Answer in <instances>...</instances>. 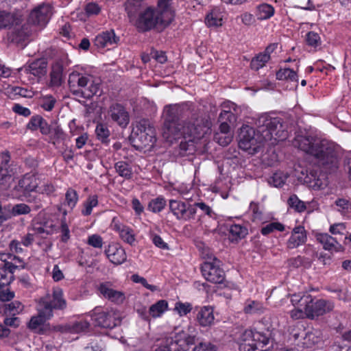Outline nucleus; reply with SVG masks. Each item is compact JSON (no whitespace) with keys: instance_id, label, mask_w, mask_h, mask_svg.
I'll use <instances>...</instances> for the list:
<instances>
[{"instance_id":"1","label":"nucleus","mask_w":351,"mask_h":351,"mask_svg":"<svg viewBox=\"0 0 351 351\" xmlns=\"http://www.w3.org/2000/svg\"><path fill=\"white\" fill-rule=\"evenodd\" d=\"M163 135L169 138H184L193 142L202 138L209 130L208 122L199 115L193 104L185 102L165 107Z\"/></svg>"},{"instance_id":"2","label":"nucleus","mask_w":351,"mask_h":351,"mask_svg":"<svg viewBox=\"0 0 351 351\" xmlns=\"http://www.w3.org/2000/svg\"><path fill=\"white\" fill-rule=\"evenodd\" d=\"M257 132L247 125H243L239 133V146L241 149L254 154L259 152L264 141L274 138L285 139L287 132L283 129V125L279 117H271L267 114H261L256 121Z\"/></svg>"},{"instance_id":"3","label":"nucleus","mask_w":351,"mask_h":351,"mask_svg":"<svg viewBox=\"0 0 351 351\" xmlns=\"http://www.w3.org/2000/svg\"><path fill=\"white\" fill-rule=\"evenodd\" d=\"M69 86L73 95L90 99L101 93V83L93 76L80 73L77 71L69 74Z\"/></svg>"},{"instance_id":"4","label":"nucleus","mask_w":351,"mask_h":351,"mask_svg":"<svg viewBox=\"0 0 351 351\" xmlns=\"http://www.w3.org/2000/svg\"><path fill=\"white\" fill-rule=\"evenodd\" d=\"M311 155L330 173L338 168L339 160L336 147L334 143L327 140H317V143H314V149L311 151Z\"/></svg>"},{"instance_id":"5","label":"nucleus","mask_w":351,"mask_h":351,"mask_svg":"<svg viewBox=\"0 0 351 351\" xmlns=\"http://www.w3.org/2000/svg\"><path fill=\"white\" fill-rule=\"evenodd\" d=\"M271 332L269 330L261 332L256 329L244 330L239 337V351H264L269 343Z\"/></svg>"},{"instance_id":"6","label":"nucleus","mask_w":351,"mask_h":351,"mask_svg":"<svg viewBox=\"0 0 351 351\" xmlns=\"http://www.w3.org/2000/svg\"><path fill=\"white\" fill-rule=\"evenodd\" d=\"M169 24L163 21V17L152 6L141 11L133 25L140 32H146L156 27L165 28Z\"/></svg>"},{"instance_id":"7","label":"nucleus","mask_w":351,"mask_h":351,"mask_svg":"<svg viewBox=\"0 0 351 351\" xmlns=\"http://www.w3.org/2000/svg\"><path fill=\"white\" fill-rule=\"evenodd\" d=\"M90 315L95 326L103 328L112 329L121 322L120 312L113 308L102 309L97 306Z\"/></svg>"},{"instance_id":"8","label":"nucleus","mask_w":351,"mask_h":351,"mask_svg":"<svg viewBox=\"0 0 351 351\" xmlns=\"http://www.w3.org/2000/svg\"><path fill=\"white\" fill-rule=\"evenodd\" d=\"M306 304L304 308L307 314V319L313 320L331 312L334 307V303L324 299H315L311 294L306 298Z\"/></svg>"},{"instance_id":"9","label":"nucleus","mask_w":351,"mask_h":351,"mask_svg":"<svg viewBox=\"0 0 351 351\" xmlns=\"http://www.w3.org/2000/svg\"><path fill=\"white\" fill-rule=\"evenodd\" d=\"M8 152L0 155V185L2 189H8L14 180V170Z\"/></svg>"},{"instance_id":"10","label":"nucleus","mask_w":351,"mask_h":351,"mask_svg":"<svg viewBox=\"0 0 351 351\" xmlns=\"http://www.w3.org/2000/svg\"><path fill=\"white\" fill-rule=\"evenodd\" d=\"M41 307L46 306L50 311V314H53V310H64L66 308V302L64 298L63 291L61 289H55L52 295H47L41 298L38 302Z\"/></svg>"},{"instance_id":"11","label":"nucleus","mask_w":351,"mask_h":351,"mask_svg":"<svg viewBox=\"0 0 351 351\" xmlns=\"http://www.w3.org/2000/svg\"><path fill=\"white\" fill-rule=\"evenodd\" d=\"M217 262H219L217 258H214L213 262H204L201 270L207 281L215 284H222L225 280V273Z\"/></svg>"},{"instance_id":"12","label":"nucleus","mask_w":351,"mask_h":351,"mask_svg":"<svg viewBox=\"0 0 351 351\" xmlns=\"http://www.w3.org/2000/svg\"><path fill=\"white\" fill-rule=\"evenodd\" d=\"M169 209L177 219L183 221L193 219L197 213L192 204L175 199L169 201Z\"/></svg>"},{"instance_id":"13","label":"nucleus","mask_w":351,"mask_h":351,"mask_svg":"<svg viewBox=\"0 0 351 351\" xmlns=\"http://www.w3.org/2000/svg\"><path fill=\"white\" fill-rule=\"evenodd\" d=\"M135 141L138 142L140 147H151L156 141V132L154 127L147 121L139 123Z\"/></svg>"},{"instance_id":"14","label":"nucleus","mask_w":351,"mask_h":351,"mask_svg":"<svg viewBox=\"0 0 351 351\" xmlns=\"http://www.w3.org/2000/svg\"><path fill=\"white\" fill-rule=\"evenodd\" d=\"M52 15V7L49 4L43 3L35 8L29 14V23L45 26Z\"/></svg>"},{"instance_id":"15","label":"nucleus","mask_w":351,"mask_h":351,"mask_svg":"<svg viewBox=\"0 0 351 351\" xmlns=\"http://www.w3.org/2000/svg\"><path fill=\"white\" fill-rule=\"evenodd\" d=\"M40 182L36 174L26 173L18 182L14 188L16 191L22 193L25 197L30 196V193L35 191L38 187Z\"/></svg>"},{"instance_id":"16","label":"nucleus","mask_w":351,"mask_h":351,"mask_svg":"<svg viewBox=\"0 0 351 351\" xmlns=\"http://www.w3.org/2000/svg\"><path fill=\"white\" fill-rule=\"evenodd\" d=\"M97 291L103 298L117 304H123L125 300V293L114 289L110 282H104L98 285Z\"/></svg>"},{"instance_id":"17","label":"nucleus","mask_w":351,"mask_h":351,"mask_svg":"<svg viewBox=\"0 0 351 351\" xmlns=\"http://www.w3.org/2000/svg\"><path fill=\"white\" fill-rule=\"evenodd\" d=\"M68 65L69 61L66 57H62L54 62L49 74V86L59 87L62 85L64 82L63 72Z\"/></svg>"},{"instance_id":"18","label":"nucleus","mask_w":351,"mask_h":351,"mask_svg":"<svg viewBox=\"0 0 351 351\" xmlns=\"http://www.w3.org/2000/svg\"><path fill=\"white\" fill-rule=\"evenodd\" d=\"M108 113L112 120L121 128H125L129 124V113L121 104L117 103L112 104Z\"/></svg>"},{"instance_id":"19","label":"nucleus","mask_w":351,"mask_h":351,"mask_svg":"<svg viewBox=\"0 0 351 351\" xmlns=\"http://www.w3.org/2000/svg\"><path fill=\"white\" fill-rule=\"evenodd\" d=\"M22 15L18 12L0 10V29H11L21 24Z\"/></svg>"},{"instance_id":"20","label":"nucleus","mask_w":351,"mask_h":351,"mask_svg":"<svg viewBox=\"0 0 351 351\" xmlns=\"http://www.w3.org/2000/svg\"><path fill=\"white\" fill-rule=\"evenodd\" d=\"M20 70L26 74H31L40 79L47 74V62L45 59H37L27 63Z\"/></svg>"},{"instance_id":"21","label":"nucleus","mask_w":351,"mask_h":351,"mask_svg":"<svg viewBox=\"0 0 351 351\" xmlns=\"http://www.w3.org/2000/svg\"><path fill=\"white\" fill-rule=\"evenodd\" d=\"M38 315L33 316L28 324L29 329L32 330H38L40 333H43L41 326L44 325L47 320L50 319L53 317V314H50L49 308L44 306L40 307L37 304Z\"/></svg>"},{"instance_id":"22","label":"nucleus","mask_w":351,"mask_h":351,"mask_svg":"<svg viewBox=\"0 0 351 351\" xmlns=\"http://www.w3.org/2000/svg\"><path fill=\"white\" fill-rule=\"evenodd\" d=\"M195 320L202 327H210L214 324L215 316L213 307L204 306L196 308Z\"/></svg>"},{"instance_id":"23","label":"nucleus","mask_w":351,"mask_h":351,"mask_svg":"<svg viewBox=\"0 0 351 351\" xmlns=\"http://www.w3.org/2000/svg\"><path fill=\"white\" fill-rule=\"evenodd\" d=\"M307 241L306 231L302 226H295L291 231V236L287 241L288 249H294L304 244Z\"/></svg>"},{"instance_id":"24","label":"nucleus","mask_w":351,"mask_h":351,"mask_svg":"<svg viewBox=\"0 0 351 351\" xmlns=\"http://www.w3.org/2000/svg\"><path fill=\"white\" fill-rule=\"evenodd\" d=\"M90 324L86 319H80L69 324L57 327L58 330L61 332H69L71 334L86 333L89 331Z\"/></svg>"},{"instance_id":"25","label":"nucleus","mask_w":351,"mask_h":351,"mask_svg":"<svg viewBox=\"0 0 351 351\" xmlns=\"http://www.w3.org/2000/svg\"><path fill=\"white\" fill-rule=\"evenodd\" d=\"M317 241L323 245L325 250L330 252H343L344 247L339 243L337 239L327 233H319L316 235Z\"/></svg>"},{"instance_id":"26","label":"nucleus","mask_w":351,"mask_h":351,"mask_svg":"<svg viewBox=\"0 0 351 351\" xmlns=\"http://www.w3.org/2000/svg\"><path fill=\"white\" fill-rule=\"evenodd\" d=\"M111 228L117 232L121 239L125 243L132 245L135 241L132 230L122 224L117 217H114L111 222Z\"/></svg>"},{"instance_id":"27","label":"nucleus","mask_w":351,"mask_h":351,"mask_svg":"<svg viewBox=\"0 0 351 351\" xmlns=\"http://www.w3.org/2000/svg\"><path fill=\"white\" fill-rule=\"evenodd\" d=\"M119 39V37L115 35L114 30L110 29L99 34L94 40V44L98 48H105L113 44H117Z\"/></svg>"},{"instance_id":"28","label":"nucleus","mask_w":351,"mask_h":351,"mask_svg":"<svg viewBox=\"0 0 351 351\" xmlns=\"http://www.w3.org/2000/svg\"><path fill=\"white\" fill-rule=\"evenodd\" d=\"M109 261L114 265H121L126 261V254L123 248L116 244L109 245L105 250Z\"/></svg>"},{"instance_id":"29","label":"nucleus","mask_w":351,"mask_h":351,"mask_svg":"<svg viewBox=\"0 0 351 351\" xmlns=\"http://www.w3.org/2000/svg\"><path fill=\"white\" fill-rule=\"evenodd\" d=\"M123 7L129 19V22L133 25L137 19L139 13L141 12L142 1L126 0L123 3Z\"/></svg>"},{"instance_id":"30","label":"nucleus","mask_w":351,"mask_h":351,"mask_svg":"<svg viewBox=\"0 0 351 351\" xmlns=\"http://www.w3.org/2000/svg\"><path fill=\"white\" fill-rule=\"evenodd\" d=\"M172 0H158L155 10L163 17V21L170 24L174 18V12L171 8Z\"/></svg>"},{"instance_id":"31","label":"nucleus","mask_w":351,"mask_h":351,"mask_svg":"<svg viewBox=\"0 0 351 351\" xmlns=\"http://www.w3.org/2000/svg\"><path fill=\"white\" fill-rule=\"evenodd\" d=\"M317 139L311 136L298 135L295 138L293 145L300 149L311 155V151L314 149V143H317Z\"/></svg>"},{"instance_id":"32","label":"nucleus","mask_w":351,"mask_h":351,"mask_svg":"<svg viewBox=\"0 0 351 351\" xmlns=\"http://www.w3.org/2000/svg\"><path fill=\"white\" fill-rule=\"evenodd\" d=\"M173 341L177 343L178 351H188L189 346L195 343V337L182 331L175 335Z\"/></svg>"},{"instance_id":"33","label":"nucleus","mask_w":351,"mask_h":351,"mask_svg":"<svg viewBox=\"0 0 351 351\" xmlns=\"http://www.w3.org/2000/svg\"><path fill=\"white\" fill-rule=\"evenodd\" d=\"M49 136V143L53 144L56 148H58L60 143L64 144L67 138V134L60 125L55 124Z\"/></svg>"},{"instance_id":"34","label":"nucleus","mask_w":351,"mask_h":351,"mask_svg":"<svg viewBox=\"0 0 351 351\" xmlns=\"http://www.w3.org/2000/svg\"><path fill=\"white\" fill-rule=\"evenodd\" d=\"M237 121L236 114L230 110H223L219 116V127L223 131L230 130V125H233Z\"/></svg>"},{"instance_id":"35","label":"nucleus","mask_w":351,"mask_h":351,"mask_svg":"<svg viewBox=\"0 0 351 351\" xmlns=\"http://www.w3.org/2000/svg\"><path fill=\"white\" fill-rule=\"evenodd\" d=\"M248 234L247 228L241 224L234 223L229 228V238L232 242H238Z\"/></svg>"},{"instance_id":"36","label":"nucleus","mask_w":351,"mask_h":351,"mask_svg":"<svg viewBox=\"0 0 351 351\" xmlns=\"http://www.w3.org/2000/svg\"><path fill=\"white\" fill-rule=\"evenodd\" d=\"M274 13V8L269 3H263L256 7L255 16L259 21L267 20L272 17Z\"/></svg>"},{"instance_id":"37","label":"nucleus","mask_w":351,"mask_h":351,"mask_svg":"<svg viewBox=\"0 0 351 351\" xmlns=\"http://www.w3.org/2000/svg\"><path fill=\"white\" fill-rule=\"evenodd\" d=\"M70 128V133L72 136L79 135L75 139V146L77 149L82 148L86 143L88 139V135L86 132H81V128H75L73 130V127L75 126V120H72L69 124Z\"/></svg>"},{"instance_id":"38","label":"nucleus","mask_w":351,"mask_h":351,"mask_svg":"<svg viewBox=\"0 0 351 351\" xmlns=\"http://www.w3.org/2000/svg\"><path fill=\"white\" fill-rule=\"evenodd\" d=\"M265 308L263 304L256 300H248L245 302L243 312L245 314H262L265 312Z\"/></svg>"},{"instance_id":"39","label":"nucleus","mask_w":351,"mask_h":351,"mask_svg":"<svg viewBox=\"0 0 351 351\" xmlns=\"http://www.w3.org/2000/svg\"><path fill=\"white\" fill-rule=\"evenodd\" d=\"M168 308V302L165 300H160L149 307V315L153 318L160 317Z\"/></svg>"},{"instance_id":"40","label":"nucleus","mask_w":351,"mask_h":351,"mask_svg":"<svg viewBox=\"0 0 351 351\" xmlns=\"http://www.w3.org/2000/svg\"><path fill=\"white\" fill-rule=\"evenodd\" d=\"M117 173L125 179L129 180L132 177V169L130 163L125 161H119L115 163Z\"/></svg>"},{"instance_id":"41","label":"nucleus","mask_w":351,"mask_h":351,"mask_svg":"<svg viewBox=\"0 0 351 351\" xmlns=\"http://www.w3.org/2000/svg\"><path fill=\"white\" fill-rule=\"evenodd\" d=\"M222 16L217 8L213 9L206 17V24L209 27H219L222 25Z\"/></svg>"},{"instance_id":"42","label":"nucleus","mask_w":351,"mask_h":351,"mask_svg":"<svg viewBox=\"0 0 351 351\" xmlns=\"http://www.w3.org/2000/svg\"><path fill=\"white\" fill-rule=\"evenodd\" d=\"M95 134L97 140L102 143L108 144L109 143L110 132L106 124L102 123H97L95 128Z\"/></svg>"},{"instance_id":"43","label":"nucleus","mask_w":351,"mask_h":351,"mask_svg":"<svg viewBox=\"0 0 351 351\" xmlns=\"http://www.w3.org/2000/svg\"><path fill=\"white\" fill-rule=\"evenodd\" d=\"M219 132H215L214 139L221 146H226L230 144L232 140V134L230 130L223 131L219 128Z\"/></svg>"},{"instance_id":"44","label":"nucleus","mask_w":351,"mask_h":351,"mask_svg":"<svg viewBox=\"0 0 351 351\" xmlns=\"http://www.w3.org/2000/svg\"><path fill=\"white\" fill-rule=\"evenodd\" d=\"M167 202L162 196H158L150 200L148 204V210L152 213L161 212L166 206Z\"/></svg>"},{"instance_id":"45","label":"nucleus","mask_w":351,"mask_h":351,"mask_svg":"<svg viewBox=\"0 0 351 351\" xmlns=\"http://www.w3.org/2000/svg\"><path fill=\"white\" fill-rule=\"evenodd\" d=\"M297 73L293 69L284 68L280 69L276 73V79L279 80H290L291 82H297Z\"/></svg>"},{"instance_id":"46","label":"nucleus","mask_w":351,"mask_h":351,"mask_svg":"<svg viewBox=\"0 0 351 351\" xmlns=\"http://www.w3.org/2000/svg\"><path fill=\"white\" fill-rule=\"evenodd\" d=\"M287 204L290 208L294 209L298 213H302L306 209V204L303 201L299 199L298 196L295 194L291 195L289 197Z\"/></svg>"},{"instance_id":"47","label":"nucleus","mask_w":351,"mask_h":351,"mask_svg":"<svg viewBox=\"0 0 351 351\" xmlns=\"http://www.w3.org/2000/svg\"><path fill=\"white\" fill-rule=\"evenodd\" d=\"M177 343L171 337H166L154 351H178Z\"/></svg>"},{"instance_id":"48","label":"nucleus","mask_w":351,"mask_h":351,"mask_svg":"<svg viewBox=\"0 0 351 351\" xmlns=\"http://www.w3.org/2000/svg\"><path fill=\"white\" fill-rule=\"evenodd\" d=\"M287 178V175L283 172H276L269 178L268 183L275 187H282L285 184Z\"/></svg>"},{"instance_id":"49","label":"nucleus","mask_w":351,"mask_h":351,"mask_svg":"<svg viewBox=\"0 0 351 351\" xmlns=\"http://www.w3.org/2000/svg\"><path fill=\"white\" fill-rule=\"evenodd\" d=\"M98 205L97 195H90L84 203V209L82 210V214L84 216H88L91 214L93 208Z\"/></svg>"},{"instance_id":"50","label":"nucleus","mask_w":351,"mask_h":351,"mask_svg":"<svg viewBox=\"0 0 351 351\" xmlns=\"http://www.w3.org/2000/svg\"><path fill=\"white\" fill-rule=\"evenodd\" d=\"M269 60V56L267 55L259 53L250 62V67L253 70L258 71L261 68L263 67L265 63H267Z\"/></svg>"},{"instance_id":"51","label":"nucleus","mask_w":351,"mask_h":351,"mask_svg":"<svg viewBox=\"0 0 351 351\" xmlns=\"http://www.w3.org/2000/svg\"><path fill=\"white\" fill-rule=\"evenodd\" d=\"M274 230L282 232L285 230V226L280 222H271L263 226L261 230V232L263 235L267 236Z\"/></svg>"},{"instance_id":"52","label":"nucleus","mask_w":351,"mask_h":351,"mask_svg":"<svg viewBox=\"0 0 351 351\" xmlns=\"http://www.w3.org/2000/svg\"><path fill=\"white\" fill-rule=\"evenodd\" d=\"M14 280V275L8 274L5 269L0 267V289L9 286Z\"/></svg>"},{"instance_id":"53","label":"nucleus","mask_w":351,"mask_h":351,"mask_svg":"<svg viewBox=\"0 0 351 351\" xmlns=\"http://www.w3.org/2000/svg\"><path fill=\"white\" fill-rule=\"evenodd\" d=\"M65 201L69 207L71 208H74L78 201L77 191L72 188L68 189L65 194Z\"/></svg>"},{"instance_id":"54","label":"nucleus","mask_w":351,"mask_h":351,"mask_svg":"<svg viewBox=\"0 0 351 351\" xmlns=\"http://www.w3.org/2000/svg\"><path fill=\"white\" fill-rule=\"evenodd\" d=\"M10 210L12 216L29 214L31 211L30 207L24 203H20L14 205Z\"/></svg>"},{"instance_id":"55","label":"nucleus","mask_w":351,"mask_h":351,"mask_svg":"<svg viewBox=\"0 0 351 351\" xmlns=\"http://www.w3.org/2000/svg\"><path fill=\"white\" fill-rule=\"evenodd\" d=\"M306 42L308 45L317 47L321 45V38L319 35L315 32H309L306 36Z\"/></svg>"},{"instance_id":"56","label":"nucleus","mask_w":351,"mask_h":351,"mask_svg":"<svg viewBox=\"0 0 351 351\" xmlns=\"http://www.w3.org/2000/svg\"><path fill=\"white\" fill-rule=\"evenodd\" d=\"M35 235L36 237H40L41 239H45L48 235L47 230H45L40 225V223L34 221L32 224V227L30 230Z\"/></svg>"},{"instance_id":"57","label":"nucleus","mask_w":351,"mask_h":351,"mask_svg":"<svg viewBox=\"0 0 351 351\" xmlns=\"http://www.w3.org/2000/svg\"><path fill=\"white\" fill-rule=\"evenodd\" d=\"M56 103V100L52 95H47L41 99L40 106L46 111H51Z\"/></svg>"},{"instance_id":"58","label":"nucleus","mask_w":351,"mask_h":351,"mask_svg":"<svg viewBox=\"0 0 351 351\" xmlns=\"http://www.w3.org/2000/svg\"><path fill=\"white\" fill-rule=\"evenodd\" d=\"M86 243L95 248L101 249L103 246L104 242L102 237L97 234L88 236Z\"/></svg>"},{"instance_id":"59","label":"nucleus","mask_w":351,"mask_h":351,"mask_svg":"<svg viewBox=\"0 0 351 351\" xmlns=\"http://www.w3.org/2000/svg\"><path fill=\"white\" fill-rule=\"evenodd\" d=\"M132 280L134 282L141 283L144 287L150 290L151 291L154 292V291L158 290V287H156L155 285H149L145 278L141 277V276H138V274L132 275Z\"/></svg>"},{"instance_id":"60","label":"nucleus","mask_w":351,"mask_h":351,"mask_svg":"<svg viewBox=\"0 0 351 351\" xmlns=\"http://www.w3.org/2000/svg\"><path fill=\"white\" fill-rule=\"evenodd\" d=\"M306 343L309 344H317L321 341L320 332L319 330L308 331L305 336Z\"/></svg>"},{"instance_id":"61","label":"nucleus","mask_w":351,"mask_h":351,"mask_svg":"<svg viewBox=\"0 0 351 351\" xmlns=\"http://www.w3.org/2000/svg\"><path fill=\"white\" fill-rule=\"evenodd\" d=\"M192 305L190 303H182L178 302L176 303L175 310L178 313L180 316H184L190 313L192 310Z\"/></svg>"},{"instance_id":"62","label":"nucleus","mask_w":351,"mask_h":351,"mask_svg":"<svg viewBox=\"0 0 351 351\" xmlns=\"http://www.w3.org/2000/svg\"><path fill=\"white\" fill-rule=\"evenodd\" d=\"M250 210L252 213L253 221H261L263 220V213L260 210L258 203L252 202L250 204Z\"/></svg>"},{"instance_id":"63","label":"nucleus","mask_w":351,"mask_h":351,"mask_svg":"<svg viewBox=\"0 0 351 351\" xmlns=\"http://www.w3.org/2000/svg\"><path fill=\"white\" fill-rule=\"evenodd\" d=\"M8 313L10 315L15 316L23 311V306L19 301H14L10 304H6Z\"/></svg>"},{"instance_id":"64","label":"nucleus","mask_w":351,"mask_h":351,"mask_svg":"<svg viewBox=\"0 0 351 351\" xmlns=\"http://www.w3.org/2000/svg\"><path fill=\"white\" fill-rule=\"evenodd\" d=\"M336 205L339 208V210L346 214L351 211V202L346 199H338L335 202Z\"/></svg>"}]
</instances>
